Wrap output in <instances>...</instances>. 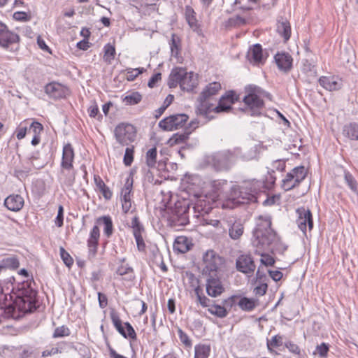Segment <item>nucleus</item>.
<instances>
[{
    "mask_svg": "<svg viewBox=\"0 0 358 358\" xmlns=\"http://www.w3.org/2000/svg\"><path fill=\"white\" fill-rule=\"evenodd\" d=\"M198 85V79L194 73L186 71V75L184 76L182 83H180L181 90L188 92H193Z\"/></svg>",
    "mask_w": 358,
    "mask_h": 358,
    "instance_id": "27",
    "label": "nucleus"
},
{
    "mask_svg": "<svg viewBox=\"0 0 358 358\" xmlns=\"http://www.w3.org/2000/svg\"><path fill=\"white\" fill-rule=\"evenodd\" d=\"M59 254L61 259H62L64 264L67 267L71 268L73 264V259L71 257L69 253L63 247H60Z\"/></svg>",
    "mask_w": 358,
    "mask_h": 358,
    "instance_id": "56",
    "label": "nucleus"
},
{
    "mask_svg": "<svg viewBox=\"0 0 358 358\" xmlns=\"http://www.w3.org/2000/svg\"><path fill=\"white\" fill-rule=\"evenodd\" d=\"M345 181L350 189L354 192L358 193V184L355 177L349 171H345L344 173Z\"/></svg>",
    "mask_w": 358,
    "mask_h": 358,
    "instance_id": "47",
    "label": "nucleus"
},
{
    "mask_svg": "<svg viewBox=\"0 0 358 358\" xmlns=\"http://www.w3.org/2000/svg\"><path fill=\"white\" fill-rule=\"evenodd\" d=\"M236 267L239 272L251 275L255 271L256 264L252 256L245 253L240 255L236 259Z\"/></svg>",
    "mask_w": 358,
    "mask_h": 358,
    "instance_id": "18",
    "label": "nucleus"
},
{
    "mask_svg": "<svg viewBox=\"0 0 358 358\" xmlns=\"http://www.w3.org/2000/svg\"><path fill=\"white\" fill-rule=\"evenodd\" d=\"M297 213H299V217L296 222L300 230L306 233L307 227L310 231L312 230L313 228V219L311 211L308 208L302 207L297 210Z\"/></svg>",
    "mask_w": 358,
    "mask_h": 358,
    "instance_id": "21",
    "label": "nucleus"
},
{
    "mask_svg": "<svg viewBox=\"0 0 358 358\" xmlns=\"http://www.w3.org/2000/svg\"><path fill=\"white\" fill-rule=\"evenodd\" d=\"M28 123L29 120H25L16 128L15 133L18 140L22 139L26 136L27 131H28Z\"/></svg>",
    "mask_w": 358,
    "mask_h": 358,
    "instance_id": "52",
    "label": "nucleus"
},
{
    "mask_svg": "<svg viewBox=\"0 0 358 358\" xmlns=\"http://www.w3.org/2000/svg\"><path fill=\"white\" fill-rule=\"evenodd\" d=\"M262 183L260 180L244 181L241 185H234L230 192V199L234 203L245 204L257 201V195L262 192Z\"/></svg>",
    "mask_w": 358,
    "mask_h": 358,
    "instance_id": "4",
    "label": "nucleus"
},
{
    "mask_svg": "<svg viewBox=\"0 0 358 358\" xmlns=\"http://www.w3.org/2000/svg\"><path fill=\"white\" fill-rule=\"evenodd\" d=\"M342 134L352 141H358V122H350L345 124Z\"/></svg>",
    "mask_w": 358,
    "mask_h": 358,
    "instance_id": "31",
    "label": "nucleus"
},
{
    "mask_svg": "<svg viewBox=\"0 0 358 358\" xmlns=\"http://www.w3.org/2000/svg\"><path fill=\"white\" fill-rule=\"evenodd\" d=\"M211 348L209 344H197L194 346V358H208Z\"/></svg>",
    "mask_w": 358,
    "mask_h": 358,
    "instance_id": "36",
    "label": "nucleus"
},
{
    "mask_svg": "<svg viewBox=\"0 0 358 358\" xmlns=\"http://www.w3.org/2000/svg\"><path fill=\"white\" fill-rule=\"evenodd\" d=\"M194 292L197 298V301L201 304L202 307L209 308L210 306L211 300L202 293V289L200 287V286H197L194 289Z\"/></svg>",
    "mask_w": 358,
    "mask_h": 358,
    "instance_id": "45",
    "label": "nucleus"
},
{
    "mask_svg": "<svg viewBox=\"0 0 358 358\" xmlns=\"http://www.w3.org/2000/svg\"><path fill=\"white\" fill-rule=\"evenodd\" d=\"M184 16L185 21L192 31L196 33L199 36L203 37L204 34L202 29L201 22L198 20L196 17V13L191 6H185Z\"/></svg>",
    "mask_w": 358,
    "mask_h": 358,
    "instance_id": "17",
    "label": "nucleus"
},
{
    "mask_svg": "<svg viewBox=\"0 0 358 358\" xmlns=\"http://www.w3.org/2000/svg\"><path fill=\"white\" fill-rule=\"evenodd\" d=\"M244 92L245 94L243 99L244 108L242 110L250 116H260L264 108L262 97L271 99V94L253 84L245 86Z\"/></svg>",
    "mask_w": 358,
    "mask_h": 358,
    "instance_id": "3",
    "label": "nucleus"
},
{
    "mask_svg": "<svg viewBox=\"0 0 358 358\" xmlns=\"http://www.w3.org/2000/svg\"><path fill=\"white\" fill-rule=\"evenodd\" d=\"M185 75L186 70L185 69L180 67L173 69L169 77L168 85L169 88H175L178 85H180Z\"/></svg>",
    "mask_w": 358,
    "mask_h": 358,
    "instance_id": "26",
    "label": "nucleus"
},
{
    "mask_svg": "<svg viewBox=\"0 0 358 358\" xmlns=\"http://www.w3.org/2000/svg\"><path fill=\"white\" fill-rule=\"evenodd\" d=\"M285 346L292 354L296 355L299 358L302 357L301 350L299 346L294 342L291 341H286L285 343Z\"/></svg>",
    "mask_w": 358,
    "mask_h": 358,
    "instance_id": "57",
    "label": "nucleus"
},
{
    "mask_svg": "<svg viewBox=\"0 0 358 358\" xmlns=\"http://www.w3.org/2000/svg\"><path fill=\"white\" fill-rule=\"evenodd\" d=\"M277 32L285 40V41H287L291 37V26L289 22L284 19L283 17H280L278 20L277 22Z\"/></svg>",
    "mask_w": 358,
    "mask_h": 358,
    "instance_id": "28",
    "label": "nucleus"
},
{
    "mask_svg": "<svg viewBox=\"0 0 358 358\" xmlns=\"http://www.w3.org/2000/svg\"><path fill=\"white\" fill-rule=\"evenodd\" d=\"M244 227L240 221H235L229 229V235L233 240L238 239L243 234Z\"/></svg>",
    "mask_w": 358,
    "mask_h": 358,
    "instance_id": "35",
    "label": "nucleus"
},
{
    "mask_svg": "<svg viewBox=\"0 0 358 358\" xmlns=\"http://www.w3.org/2000/svg\"><path fill=\"white\" fill-rule=\"evenodd\" d=\"M208 311L213 315L219 318H224L228 315L227 308L224 305H219L215 303H211Z\"/></svg>",
    "mask_w": 358,
    "mask_h": 358,
    "instance_id": "34",
    "label": "nucleus"
},
{
    "mask_svg": "<svg viewBox=\"0 0 358 358\" xmlns=\"http://www.w3.org/2000/svg\"><path fill=\"white\" fill-rule=\"evenodd\" d=\"M157 148L153 147L149 149L145 155V162L149 168H155L157 163Z\"/></svg>",
    "mask_w": 358,
    "mask_h": 358,
    "instance_id": "41",
    "label": "nucleus"
},
{
    "mask_svg": "<svg viewBox=\"0 0 358 358\" xmlns=\"http://www.w3.org/2000/svg\"><path fill=\"white\" fill-rule=\"evenodd\" d=\"M75 158L74 150L71 143L64 145L60 164V173L62 183L66 187H72L76 181V172L73 169Z\"/></svg>",
    "mask_w": 358,
    "mask_h": 358,
    "instance_id": "8",
    "label": "nucleus"
},
{
    "mask_svg": "<svg viewBox=\"0 0 358 358\" xmlns=\"http://www.w3.org/2000/svg\"><path fill=\"white\" fill-rule=\"evenodd\" d=\"M248 56L255 64H264L265 62V59L263 57L262 47L259 43L252 45L250 49Z\"/></svg>",
    "mask_w": 358,
    "mask_h": 358,
    "instance_id": "33",
    "label": "nucleus"
},
{
    "mask_svg": "<svg viewBox=\"0 0 358 358\" xmlns=\"http://www.w3.org/2000/svg\"><path fill=\"white\" fill-rule=\"evenodd\" d=\"M241 155V148L236 147L206 155L204 162L212 166L216 171H227Z\"/></svg>",
    "mask_w": 358,
    "mask_h": 358,
    "instance_id": "6",
    "label": "nucleus"
},
{
    "mask_svg": "<svg viewBox=\"0 0 358 358\" xmlns=\"http://www.w3.org/2000/svg\"><path fill=\"white\" fill-rule=\"evenodd\" d=\"M276 177L274 176V171L271 172H268V174L266 176L265 180H260L262 183V192H265L266 190H269L272 189L275 183Z\"/></svg>",
    "mask_w": 358,
    "mask_h": 358,
    "instance_id": "43",
    "label": "nucleus"
},
{
    "mask_svg": "<svg viewBox=\"0 0 358 358\" xmlns=\"http://www.w3.org/2000/svg\"><path fill=\"white\" fill-rule=\"evenodd\" d=\"M87 111L90 117L94 118L98 116V120L102 118V115L99 114V107L95 102L89 107Z\"/></svg>",
    "mask_w": 358,
    "mask_h": 358,
    "instance_id": "64",
    "label": "nucleus"
},
{
    "mask_svg": "<svg viewBox=\"0 0 358 358\" xmlns=\"http://www.w3.org/2000/svg\"><path fill=\"white\" fill-rule=\"evenodd\" d=\"M221 90L222 85L220 82H212L203 89L198 96V104L195 112L197 115L201 116L204 119L203 124H206L215 118L213 115H210L213 108V104L208 101L217 95Z\"/></svg>",
    "mask_w": 358,
    "mask_h": 358,
    "instance_id": "5",
    "label": "nucleus"
},
{
    "mask_svg": "<svg viewBox=\"0 0 358 358\" xmlns=\"http://www.w3.org/2000/svg\"><path fill=\"white\" fill-rule=\"evenodd\" d=\"M266 251V250H255V253L262 257L260 259L262 264L266 266H272L274 265L275 260L271 255L265 253Z\"/></svg>",
    "mask_w": 358,
    "mask_h": 358,
    "instance_id": "46",
    "label": "nucleus"
},
{
    "mask_svg": "<svg viewBox=\"0 0 358 358\" xmlns=\"http://www.w3.org/2000/svg\"><path fill=\"white\" fill-rule=\"evenodd\" d=\"M267 289V282L259 283V285L255 287L253 292L255 293V295L264 296V294H266Z\"/></svg>",
    "mask_w": 358,
    "mask_h": 358,
    "instance_id": "63",
    "label": "nucleus"
},
{
    "mask_svg": "<svg viewBox=\"0 0 358 358\" xmlns=\"http://www.w3.org/2000/svg\"><path fill=\"white\" fill-rule=\"evenodd\" d=\"M178 334L180 341L185 345V347L190 348L192 345V343L188 335L181 329H178Z\"/></svg>",
    "mask_w": 358,
    "mask_h": 358,
    "instance_id": "61",
    "label": "nucleus"
},
{
    "mask_svg": "<svg viewBox=\"0 0 358 358\" xmlns=\"http://www.w3.org/2000/svg\"><path fill=\"white\" fill-rule=\"evenodd\" d=\"M20 38L19 35L8 29V27L0 22V46L4 49L13 50V45H17Z\"/></svg>",
    "mask_w": 358,
    "mask_h": 358,
    "instance_id": "15",
    "label": "nucleus"
},
{
    "mask_svg": "<svg viewBox=\"0 0 358 358\" xmlns=\"http://www.w3.org/2000/svg\"><path fill=\"white\" fill-rule=\"evenodd\" d=\"M224 259L213 250H207L203 255L202 275L204 276L220 274V268L224 264Z\"/></svg>",
    "mask_w": 358,
    "mask_h": 358,
    "instance_id": "11",
    "label": "nucleus"
},
{
    "mask_svg": "<svg viewBox=\"0 0 358 358\" xmlns=\"http://www.w3.org/2000/svg\"><path fill=\"white\" fill-rule=\"evenodd\" d=\"M71 334L70 329L65 325H62L61 327H57L54 333L52 334V338H60V337H65L69 336Z\"/></svg>",
    "mask_w": 358,
    "mask_h": 358,
    "instance_id": "58",
    "label": "nucleus"
},
{
    "mask_svg": "<svg viewBox=\"0 0 358 358\" xmlns=\"http://www.w3.org/2000/svg\"><path fill=\"white\" fill-rule=\"evenodd\" d=\"M206 290L210 297H217L224 292L225 288L221 280L220 275H207Z\"/></svg>",
    "mask_w": 358,
    "mask_h": 358,
    "instance_id": "16",
    "label": "nucleus"
},
{
    "mask_svg": "<svg viewBox=\"0 0 358 358\" xmlns=\"http://www.w3.org/2000/svg\"><path fill=\"white\" fill-rule=\"evenodd\" d=\"M272 222L270 217H259V222L253 231L252 245L255 250H269L284 252L287 247L282 242L281 238L271 227Z\"/></svg>",
    "mask_w": 358,
    "mask_h": 358,
    "instance_id": "2",
    "label": "nucleus"
},
{
    "mask_svg": "<svg viewBox=\"0 0 358 358\" xmlns=\"http://www.w3.org/2000/svg\"><path fill=\"white\" fill-rule=\"evenodd\" d=\"M96 225L103 224V234L107 238H110L113 234V224L109 215H103L96 220Z\"/></svg>",
    "mask_w": 358,
    "mask_h": 358,
    "instance_id": "30",
    "label": "nucleus"
},
{
    "mask_svg": "<svg viewBox=\"0 0 358 358\" xmlns=\"http://www.w3.org/2000/svg\"><path fill=\"white\" fill-rule=\"evenodd\" d=\"M227 185V180H215L211 182V187L214 192L219 194L222 191L223 187Z\"/></svg>",
    "mask_w": 358,
    "mask_h": 358,
    "instance_id": "60",
    "label": "nucleus"
},
{
    "mask_svg": "<svg viewBox=\"0 0 358 358\" xmlns=\"http://www.w3.org/2000/svg\"><path fill=\"white\" fill-rule=\"evenodd\" d=\"M214 202L207 197L198 199L193 208L195 217L199 218L208 214L213 208Z\"/></svg>",
    "mask_w": 358,
    "mask_h": 358,
    "instance_id": "22",
    "label": "nucleus"
},
{
    "mask_svg": "<svg viewBox=\"0 0 358 358\" xmlns=\"http://www.w3.org/2000/svg\"><path fill=\"white\" fill-rule=\"evenodd\" d=\"M258 305V299L240 296L238 306L245 312L253 310Z\"/></svg>",
    "mask_w": 358,
    "mask_h": 358,
    "instance_id": "32",
    "label": "nucleus"
},
{
    "mask_svg": "<svg viewBox=\"0 0 358 358\" xmlns=\"http://www.w3.org/2000/svg\"><path fill=\"white\" fill-rule=\"evenodd\" d=\"M188 120L189 116L185 113L171 115L159 121V127L164 131L176 130L182 128Z\"/></svg>",
    "mask_w": 358,
    "mask_h": 358,
    "instance_id": "12",
    "label": "nucleus"
},
{
    "mask_svg": "<svg viewBox=\"0 0 358 358\" xmlns=\"http://www.w3.org/2000/svg\"><path fill=\"white\" fill-rule=\"evenodd\" d=\"M318 82L323 88L328 91H337L343 87L342 79L335 76H321Z\"/></svg>",
    "mask_w": 358,
    "mask_h": 358,
    "instance_id": "24",
    "label": "nucleus"
},
{
    "mask_svg": "<svg viewBox=\"0 0 358 358\" xmlns=\"http://www.w3.org/2000/svg\"><path fill=\"white\" fill-rule=\"evenodd\" d=\"M133 184H134V173L130 171L128 177L126 178L124 187L122 188L121 192L133 193Z\"/></svg>",
    "mask_w": 358,
    "mask_h": 358,
    "instance_id": "59",
    "label": "nucleus"
},
{
    "mask_svg": "<svg viewBox=\"0 0 358 358\" xmlns=\"http://www.w3.org/2000/svg\"><path fill=\"white\" fill-rule=\"evenodd\" d=\"M131 227L133 229L134 238L143 236V233L145 232V227L141 223L139 217L136 215L132 218Z\"/></svg>",
    "mask_w": 358,
    "mask_h": 358,
    "instance_id": "40",
    "label": "nucleus"
},
{
    "mask_svg": "<svg viewBox=\"0 0 358 358\" xmlns=\"http://www.w3.org/2000/svg\"><path fill=\"white\" fill-rule=\"evenodd\" d=\"M329 351V345L323 342L321 344L317 345L315 350L313 352V355H318L320 358H327Z\"/></svg>",
    "mask_w": 358,
    "mask_h": 358,
    "instance_id": "53",
    "label": "nucleus"
},
{
    "mask_svg": "<svg viewBox=\"0 0 358 358\" xmlns=\"http://www.w3.org/2000/svg\"><path fill=\"white\" fill-rule=\"evenodd\" d=\"M274 59L280 71L288 72L292 69L293 59L288 52H278L274 56Z\"/></svg>",
    "mask_w": 358,
    "mask_h": 358,
    "instance_id": "23",
    "label": "nucleus"
},
{
    "mask_svg": "<svg viewBox=\"0 0 358 358\" xmlns=\"http://www.w3.org/2000/svg\"><path fill=\"white\" fill-rule=\"evenodd\" d=\"M267 348L269 352H273V348H278L282 345V337L280 335H275L271 340H267Z\"/></svg>",
    "mask_w": 358,
    "mask_h": 358,
    "instance_id": "55",
    "label": "nucleus"
},
{
    "mask_svg": "<svg viewBox=\"0 0 358 358\" xmlns=\"http://www.w3.org/2000/svg\"><path fill=\"white\" fill-rule=\"evenodd\" d=\"M247 23L246 20L240 15H236L234 17H230L226 22V27H238L245 25Z\"/></svg>",
    "mask_w": 358,
    "mask_h": 358,
    "instance_id": "49",
    "label": "nucleus"
},
{
    "mask_svg": "<svg viewBox=\"0 0 358 358\" xmlns=\"http://www.w3.org/2000/svg\"><path fill=\"white\" fill-rule=\"evenodd\" d=\"M114 136L122 146H129L136 141L137 129L132 124L120 122L114 129Z\"/></svg>",
    "mask_w": 358,
    "mask_h": 358,
    "instance_id": "10",
    "label": "nucleus"
},
{
    "mask_svg": "<svg viewBox=\"0 0 358 358\" xmlns=\"http://www.w3.org/2000/svg\"><path fill=\"white\" fill-rule=\"evenodd\" d=\"M45 92L51 99H60L66 98L70 92L67 87L57 82H52L45 86Z\"/></svg>",
    "mask_w": 358,
    "mask_h": 358,
    "instance_id": "19",
    "label": "nucleus"
},
{
    "mask_svg": "<svg viewBox=\"0 0 358 358\" xmlns=\"http://www.w3.org/2000/svg\"><path fill=\"white\" fill-rule=\"evenodd\" d=\"M38 292L34 276L17 283L16 287H13L10 298L14 297L12 306H8V312L17 309L23 315L33 313L41 306L38 296Z\"/></svg>",
    "mask_w": 358,
    "mask_h": 358,
    "instance_id": "1",
    "label": "nucleus"
},
{
    "mask_svg": "<svg viewBox=\"0 0 358 358\" xmlns=\"http://www.w3.org/2000/svg\"><path fill=\"white\" fill-rule=\"evenodd\" d=\"M240 95L234 90L227 91L219 99L217 106L213 107L212 112L215 113H228L232 110V105L239 101Z\"/></svg>",
    "mask_w": 358,
    "mask_h": 358,
    "instance_id": "13",
    "label": "nucleus"
},
{
    "mask_svg": "<svg viewBox=\"0 0 358 358\" xmlns=\"http://www.w3.org/2000/svg\"><path fill=\"white\" fill-rule=\"evenodd\" d=\"M141 94L138 92H134L131 94L127 95L123 99V101H124L127 105L132 106L138 104L141 102Z\"/></svg>",
    "mask_w": 358,
    "mask_h": 358,
    "instance_id": "48",
    "label": "nucleus"
},
{
    "mask_svg": "<svg viewBox=\"0 0 358 358\" xmlns=\"http://www.w3.org/2000/svg\"><path fill=\"white\" fill-rule=\"evenodd\" d=\"M173 250L180 253H185L189 250L187 238L185 236L178 237L173 243Z\"/></svg>",
    "mask_w": 358,
    "mask_h": 358,
    "instance_id": "37",
    "label": "nucleus"
},
{
    "mask_svg": "<svg viewBox=\"0 0 358 358\" xmlns=\"http://www.w3.org/2000/svg\"><path fill=\"white\" fill-rule=\"evenodd\" d=\"M94 181L96 185V191L99 192L106 200H110L113 196V192L105 184L99 175H94Z\"/></svg>",
    "mask_w": 358,
    "mask_h": 358,
    "instance_id": "29",
    "label": "nucleus"
},
{
    "mask_svg": "<svg viewBox=\"0 0 358 358\" xmlns=\"http://www.w3.org/2000/svg\"><path fill=\"white\" fill-rule=\"evenodd\" d=\"M24 201L19 194H11L7 196L4 201L5 206L10 210L17 212L24 206Z\"/></svg>",
    "mask_w": 358,
    "mask_h": 358,
    "instance_id": "25",
    "label": "nucleus"
},
{
    "mask_svg": "<svg viewBox=\"0 0 358 358\" xmlns=\"http://www.w3.org/2000/svg\"><path fill=\"white\" fill-rule=\"evenodd\" d=\"M240 295H232L222 301L223 305L227 308L228 313L238 306Z\"/></svg>",
    "mask_w": 358,
    "mask_h": 358,
    "instance_id": "54",
    "label": "nucleus"
},
{
    "mask_svg": "<svg viewBox=\"0 0 358 358\" xmlns=\"http://www.w3.org/2000/svg\"><path fill=\"white\" fill-rule=\"evenodd\" d=\"M116 273L121 276L127 275L128 276L126 279L130 281H132L135 279L134 269L132 267L128 265L126 266L124 265L119 266L117 268Z\"/></svg>",
    "mask_w": 358,
    "mask_h": 358,
    "instance_id": "44",
    "label": "nucleus"
},
{
    "mask_svg": "<svg viewBox=\"0 0 358 358\" xmlns=\"http://www.w3.org/2000/svg\"><path fill=\"white\" fill-rule=\"evenodd\" d=\"M99 238L100 230L98 225L96 224L90 231L89 238L87 241L89 259H93L96 256Z\"/></svg>",
    "mask_w": 358,
    "mask_h": 358,
    "instance_id": "20",
    "label": "nucleus"
},
{
    "mask_svg": "<svg viewBox=\"0 0 358 358\" xmlns=\"http://www.w3.org/2000/svg\"><path fill=\"white\" fill-rule=\"evenodd\" d=\"M134 146H127L123 158V163L126 166H130L134 161Z\"/></svg>",
    "mask_w": 358,
    "mask_h": 358,
    "instance_id": "51",
    "label": "nucleus"
},
{
    "mask_svg": "<svg viewBox=\"0 0 358 358\" xmlns=\"http://www.w3.org/2000/svg\"><path fill=\"white\" fill-rule=\"evenodd\" d=\"M191 202L189 199H178L173 206H166L164 217L168 224L173 228L184 227L189 224V210Z\"/></svg>",
    "mask_w": 358,
    "mask_h": 358,
    "instance_id": "7",
    "label": "nucleus"
},
{
    "mask_svg": "<svg viewBox=\"0 0 358 358\" xmlns=\"http://www.w3.org/2000/svg\"><path fill=\"white\" fill-rule=\"evenodd\" d=\"M103 50V60L108 64H111L116 54L115 46L110 43H107L104 45Z\"/></svg>",
    "mask_w": 358,
    "mask_h": 358,
    "instance_id": "42",
    "label": "nucleus"
},
{
    "mask_svg": "<svg viewBox=\"0 0 358 358\" xmlns=\"http://www.w3.org/2000/svg\"><path fill=\"white\" fill-rule=\"evenodd\" d=\"M13 18L20 22H28L31 20V15L24 11H17L14 13Z\"/></svg>",
    "mask_w": 358,
    "mask_h": 358,
    "instance_id": "62",
    "label": "nucleus"
},
{
    "mask_svg": "<svg viewBox=\"0 0 358 358\" xmlns=\"http://www.w3.org/2000/svg\"><path fill=\"white\" fill-rule=\"evenodd\" d=\"M308 169L303 165L297 166L287 172L281 180L280 187L288 192L297 188L308 176Z\"/></svg>",
    "mask_w": 358,
    "mask_h": 358,
    "instance_id": "9",
    "label": "nucleus"
},
{
    "mask_svg": "<svg viewBox=\"0 0 358 358\" xmlns=\"http://www.w3.org/2000/svg\"><path fill=\"white\" fill-rule=\"evenodd\" d=\"M170 48L173 55L177 57L181 50V38L176 34H171Z\"/></svg>",
    "mask_w": 358,
    "mask_h": 358,
    "instance_id": "38",
    "label": "nucleus"
},
{
    "mask_svg": "<svg viewBox=\"0 0 358 358\" xmlns=\"http://www.w3.org/2000/svg\"><path fill=\"white\" fill-rule=\"evenodd\" d=\"M110 317L111 319V321L116 329V330L124 338H129L132 341H136L137 339V335L134 329V327L131 326V324L127 322H124V327H123L121 319L119 316V314L115 312L114 310L110 311Z\"/></svg>",
    "mask_w": 358,
    "mask_h": 358,
    "instance_id": "14",
    "label": "nucleus"
},
{
    "mask_svg": "<svg viewBox=\"0 0 358 358\" xmlns=\"http://www.w3.org/2000/svg\"><path fill=\"white\" fill-rule=\"evenodd\" d=\"M43 131V126L41 123L39 122L32 120L31 122H30V120H29L28 123V132L32 133L34 136H37L41 134V133Z\"/></svg>",
    "mask_w": 358,
    "mask_h": 358,
    "instance_id": "50",
    "label": "nucleus"
},
{
    "mask_svg": "<svg viewBox=\"0 0 358 358\" xmlns=\"http://www.w3.org/2000/svg\"><path fill=\"white\" fill-rule=\"evenodd\" d=\"M3 264L6 269L16 270L20 267L19 258L16 255H12L3 258Z\"/></svg>",
    "mask_w": 358,
    "mask_h": 358,
    "instance_id": "39",
    "label": "nucleus"
}]
</instances>
